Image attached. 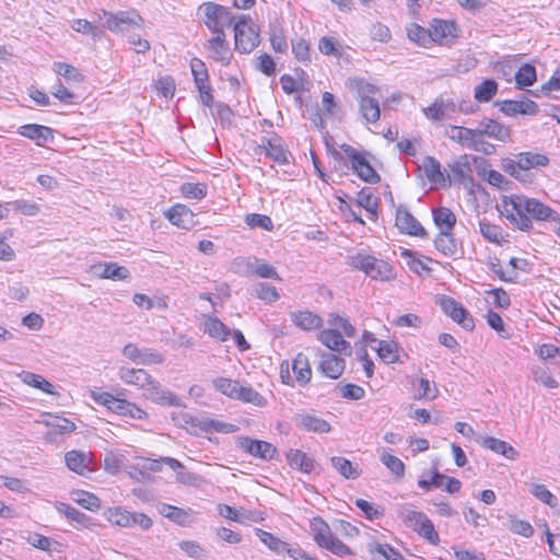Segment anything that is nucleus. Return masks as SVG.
<instances>
[{"label": "nucleus", "instance_id": "nucleus-1", "mask_svg": "<svg viewBox=\"0 0 560 560\" xmlns=\"http://www.w3.org/2000/svg\"><path fill=\"white\" fill-rule=\"evenodd\" d=\"M500 213L516 229L529 231L532 219L536 221H556L558 212L536 198L513 194L504 196L498 206Z\"/></svg>", "mask_w": 560, "mask_h": 560}, {"label": "nucleus", "instance_id": "nucleus-2", "mask_svg": "<svg viewBox=\"0 0 560 560\" xmlns=\"http://www.w3.org/2000/svg\"><path fill=\"white\" fill-rule=\"evenodd\" d=\"M347 264L378 281H392L396 277L395 268L386 260L380 259L365 250H360L347 257Z\"/></svg>", "mask_w": 560, "mask_h": 560}, {"label": "nucleus", "instance_id": "nucleus-3", "mask_svg": "<svg viewBox=\"0 0 560 560\" xmlns=\"http://www.w3.org/2000/svg\"><path fill=\"white\" fill-rule=\"evenodd\" d=\"M90 397L96 404L106 407L108 410L115 412L118 416L137 420H145L149 417L148 412L137 406L135 402H131L127 399L117 398L107 392L92 389L90 392Z\"/></svg>", "mask_w": 560, "mask_h": 560}, {"label": "nucleus", "instance_id": "nucleus-4", "mask_svg": "<svg viewBox=\"0 0 560 560\" xmlns=\"http://www.w3.org/2000/svg\"><path fill=\"white\" fill-rule=\"evenodd\" d=\"M310 528L313 539L318 547L338 557L352 553L351 549L332 534L329 525L320 516H315L310 521Z\"/></svg>", "mask_w": 560, "mask_h": 560}, {"label": "nucleus", "instance_id": "nucleus-5", "mask_svg": "<svg viewBox=\"0 0 560 560\" xmlns=\"http://www.w3.org/2000/svg\"><path fill=\"white\" fill-rule=\"evenodd\" d=\"M399 516L408 528H411L430 544L438 545L440 542L439 534L432 521L423 512L405 508L401 510Z\"/></svg>", "mask_w": 560, "mask_h": 560}, {"label": "nucleus", "instance_id": "nucleus-6", "mask_svg": "<svg viewBox=\"0 0 560 560\" xmlns=\"http://www.w3.org/2000/svg\"><path fill=\"white\" fill-rule=\"evenodd\" d=\"M235 48L242 54L252 52L260 43L259 28L247 15H241L234 25Z\"/></svg>", "mask_w": 560, "mask_h": 560}, {"label": "nucleus", "instance_id": "nucleus-7", "mask_svg": "<svg viewBox=\"0 0 560 560\" xmlns=\"http://www.w3.org/2000/svg\"><path fill=\"white\" fill-rule=\"evenodd\" d=\"M198 12L203 15V23L213 35L225 33V27H229L233 20L226 8L213 2H203L199 5Z\"/></svg>", "mask_w": 560, "mask_h": 560}, {"label": "nucleus", "instance_id": "nucleus-8", "mask_svg": "<svg viewBox=\"0 0 560 560\" xmlns=\"http://www.w3.org/2000/svg\"><path fill=\"white\" fill-rule=\"evenodd\" d=\"M360 97V113L366 122H376L381 117L380 102L374 97L378 89L362 80L355 81Z\"/></svg>", "mask_w": 560, "mask_h": 560}, {"label": "nucleus", "instance_id": "nucleus-9", "mask_svg": "<svg viewBox=\"0 0 560 560\" xmlns=\"http://www.w3.org/2000/svg\"><path fill=\"white\" fill-rule=\"evenodd\" d=\"M100 20H105L103 26L114 33H124L131 28H141L142 18L135 11H119L112 13L102 10L97 13Z\"/></svg>", "mask_w": 560, "mask_h": 560}, {"label": "nucleus", "instance_id": "nucleus-10", "mask_svg": "<svg viewBox=\"0 0 560 560\" xmlns=\"http://www.w3.org/2000/svg\"><path fill=\"white\" fill-rule=\"evenodd\" d=\"M341 150L350 160L351 168L362 180L370 184H375L380 180V175L362 153L349 144H342Z\"/></svg>", "mask_w": 560, "mask_h": 560}, {"label": "nucleus", "instance_id": "nucleus-11", "mask_svg": "<svg viewBox=\"0 0 560 560\" xmlns=\"http://www.w3.org/2000/svg\"><path fill=\"white\" fill-rule=\"evenodd\" d=\"M438 304L444 314L450 316L455 323L464 329L470 331L475 328V322L469 312L454 299L442 295L438 300Z\"/></svg>", "mask_w": 560, "mask_h": 560}, {"label": "nucleus", "instance_id": "nucleus-12", "mask_svg": "<svg viewBox=\"0 0 560 560\" xmlns=\"http://www.w3.org/2000/svg\"><path fill=\"white\" fill-rule=\"evenodd\" d=\"M235 443L246 454L264 460L272 459L277 453V448L271 443L249 436H237Z\"/></svg>", "mask_w": 560, "mask_h": 560}, {"label": "nucleus", "instance_id": "nucleus-13", "mask_svg": "<svg viewBox=\"0 0 560 560\" xmlns=\"http://www.w3.org/2000/svg\"><path fill=\"white\" fill-rule=\"evenodd\" d=\"M422 113L431 121L453 119L457 115V103L450 97L440 95L432 104L422 108Z\"/></svg>", "mask_w": 560, "mask_h": 560}, {"label": "nucleus", "instance_id": "nucleus-14", "mask_svg": "<svg viewBox=\"0 0 560 560\" xmlns=\"http://www.w3.org/2000/svg\"><path fill=\"white\" fill-rule=\"evenodd\" d=\"M431 44L450 46L458 37L457 25L454 21L433 19L430 23Z\"/></svg>", "mask_w": 560, "mask_h": 560}, {"label": "nucleus", "instance_id": "nucleus-15", "mask_svg": "<svg viewBox=\"0 0 560 560\" xmlns=\"http://www.w3.org/2000/svg\"><path fill=\"white\" fill-rule=\"evenodd\" d=\"M143 397L162 406H182V399L173 392L163 387L160 382L151 377L148 385L143 389Z\"/></svg>", "mask_w": 560, "mask_h": 560}, {"label": "nucleus", "instance_id": "nucleus-16", "mask_svg": "<svg viewBox=\"0 0 560 560\" xmlns=\"http://www.w3.org/2000/svg\"><path fill=\"white\" fill-rule=\"evenodd\" d=\"M122 354L141 365H159L164 362V355L150 348H139L135 343H127L122 349Z\"/></svg>", "mask_w": 560, "mask_h": 560}, {"label": "nucleus", "instance_id": "nucleus-17", "mask_svg": "<svg viewBox=\"0 0 560 560\" xmlns=\"http://www.w3.org/2000/svg\"><path fill=\"white\" fill-rule=\"evenodd\" d=\"M395 224L400 233L412 236H424L425 230L421 223L404 206L396 209Z\"/></svg>", "mask_w": 560, "mask_h": 560}, {"label": "nucleus", "instance_id": "nucleus-18", "mask_svg": "<svg viewBox=\"0 0 560 560\" xmlns=\"http://www.w3.org/2000/svg\"><path fill=\"white\" fill-rule=\"evenodd\" d=\"M206 48L213 60L220 62L222 66L230 65L233 54L229 43L226 42L225 33H221V35H213L208 39Z\"/></svg>", "mask_w": 560, "mask_h": 560}, {"label": "nucleus", "instance_id": "nucleus-19", "mask_svg": "<svg viewBox=\"0 0 560 560\" xmlns=\"http://www.w3.org/2000/svg\"><path fill=\"white\" fill-rule=\"evenodd\" d=\"M159 512L179 526H188L197 521L198 512L188 508L183 509L166 503L159 505Z\"/></svg>", "mask_w": 560, "mask_h": 560}, {"label": "nucleus", "instance_id": "nucleus-20", "mask_svg": "<svg viewBox=\"0 0 560 560\" xmlns=\"http://www.w3.org/2000/svg\"><path fill=\"white\" fill-rule=\"evenodd\" d=\"M165 218L179 229L189 230L195 225V213L183 203H176L164 212Z\"/></svg>", "mask_w": 560, "mask_h": 560}, {"label": "nucleus", "instance_id": "nucleus-21", "mask_svg": "<svg viewBox=\"0 0 560 560\" xmlns=\"http://www.w3.org/2000/svg\"><path fill=\"white\" fill-rule=\"evenodd\" d=\"M19 135L33 140L37 145L45 147L54 141V130L47 126L26 124L19 128Z\"/></svg>", "mask_w": 560, "mask_h": 560}, {"label": "nucleus", "instance_id": "nucleus-22", "mask_svg": "<svg viewBox=\"0 0 560 560\" xmlns=\"http://www.w3.org/2000/svg\"><path fill=\"white\" fill-rule=\"evenodd\" d=\"M420 167L433 187H444L447 185V177L442 171L441 163L435 158L425 156Z\"/></svg>", "mask_w": 560, "mask_h": 560}, {"label": "nucleus", "instance_id": "nucleus-23", "mask_svg": "<svg viewBox=\"0 0 560 560\" xmlns=\"http://www.w3.org/2000/svg\"><path fill=\"white\" fill-rule=\"evenodd\" d=\"M91 270L95 276L102 279L121 281L127 280L130 277L129 270L126 267L119 266L116 262H103L93 265L91 267Z\"/></svg>", "mask_w": 560, "mask_h": 560}, {"label": "nucleus", "instance_id": "nucleus-24", "mask_svg": "<svg viewBox=\"0 0 560 560\" xmlns=\"http://www.w3.org/2000/svg\"><path fill=\"white\" fill-rule=\"evenodd\" d=\"M291 322L302 330H315L319 329L324 320L323 318L308 310H298L290 313Z\"/></svg>", "mask_w": 560, "mask_h": 560}, {"label": "nucleus", "instance_id": "nucleus-25", "mask_svg": "<svg viewBox=\"0 0 560 560\" xmlns=\"http://www.w3.org/2000/svg\"><path fill=\"white\" fill-rule=\"evenodd\" d=\"M513 162L518 168L532 171L548 166L549 158L542 153L525 151L516 154Z\"/></svg>", "mask_w": 560, "mask_h": 560}, {"label": "nucleus", "instance_id": "nucleus-26", "mask_svg": "<svg viewBox=\"0 0 560 560\" xmlns=\"http://www.w3.org/2000/svg\"><path fill=\"white\" fill-rule=\"evenodd\" d=\"M477 127L483 137H489L500 142H508L511 138L510 128L493 119H483Z\"/></svg>", "mask_w": 560, "mask_h": 560}, {"label": "nucleus", "instance_id": "nucleus-27", "mask_svg": "<svg viewBox=\"0 0 560 560\" xmlns=\"http://www.w3.org/2000/svg\"><path fill=\"white\" fill-rule=\"evenodd\" d=\"M65 459L67 467L79 475H85L92 471L91 453L73 450L66 453Z\"/></svg>", "mask_w": 560, "mask_h": 560}, {"label": "nucleus", "instance_id": "nucleus-28", "mask_svg": "<svg viewBox=\"0 0 560 560\" xmlns=\"http://www.w3.org/2000/svg\"><path fill=\"white\" fill-rule=\"evenodd\" d=\"M478 442L483 448L500 454L506 457L508 459L515 460L516 458H518L520 453L505 441L499 440L493 436H481L478 440Z\"/></svg>", "mask_w": 560, "mask_h": 560}, {"label": "nucleus", "instance_id": "nucleus-29", "mask_svg": "<svg viewBox=\"0 0 560 560\" xmlns=\"http://www.w3.org/2000/svg\"><path fill=\"white\" fill-rule=\"evenodd\" d=\"M345 360L332 353H322L319 361L320 372L332 380H337L345 370Z\"/></svg>", "mask_w": 560, "mask_h": 560}, {"label": "nucleus", "instance_id": "nucleus-30", "mask_svg": "<svg viewBox=\"0 0 560 560\" xmlns=\"http://www.w3.org/2000/svg\"><path fill=\"white\" fill-rule=\"evenodd\" d=\"M255 152L256 154L265 153L266 156L279 164L288 163V151L283 148L281 140L278 138L269 139L267 143L262 142L261 145L257 147Z\"/></svg>", "mask_w": 560, "mask_h": 560}, {"label": "nucleus", "instance_id": "nucleus-31", "mask_svg": "<svg viewBox=\"0 0 560 560\" xmlns=\"http://www.w3.org/2000/svg\"><path fill=\"white\" fill-rule=\"evenodd\" d=\"M471 165V156L466 154L462 155L457 161H455L451 166L455 182L464 186L472 185L474 179Z\"/></svg>", "mask_w": 560, "mask_h": 560}, {"label": "nucleus", "instance_id": "nucleus-32", "mask_svg": "<svg viewBox=\"0 0 560 560\" xmlns=\"http://www.w3.org/2000/svg\"><path fill=\"white\" fill-rule=\"evenodd\" d=\"M119 378L127 385H133L138 388L144 389L150 378L152 377L143 369H133L122 366L118 371Z\"/></svg>", "mask_w": 560, "mask_h": 560}, {"label": "nucleus", "instance_id": "nucleus-33", "mask_svg": "<svg viewBox=\"0 0 560 560\" xmlns=\"http://www.w3.org/2000/svg\"><path fill=\"white\" fill-rule=\"evenodd\" d=\"M317 338L324 346L338 353L346 351L350 347V343L345 340L341 332L334 328L322 330Z\"/></svg>", "mask_w": 560, "mask_h": 560}, {"label": "nucleus", "instance_id": "nucleus-34", "mask_svg": "<svg viewBox=\"0 0 560 560\" xmlns=\"http://www.w3.org/2000/svg\"><path fill=\"white\" fill-rule=\"evenodd\" d=\"M501 112L508 116L515 114L536 115L538 105L530 100L505 101L501 106Z\"/></svg>", "mask_w": 560, "mask_h": 560}, {"label": "nucleus", "instance_id": "nucleus-35", "mask_svg": "<svg viewBox=\"0 0 560 560\" xmlns=\"http://www.w3.org/2000/svg\"><path fill=\"white\" fill-rule=\"evenodd\" d=\"M501 168L511 177L523 185H532L535 183V175L530 171L518 168L514 165L513 159L504 158L501 160Z\"/></svg>", "mask_w": 560, "mask_h": 560}, {"label": "nucleus", "instance_id": "nucleus-36", "mask_svg": "<svg viewBox=\"0 0 560 560\" xmlns=\"http://www.w3.org/2000/svg\"><path fill=\"white\" fill-rule=\"evenodd\" d=\"M331 466L338 471L340 476L346 479L354 480L362 474L359 465L353 464L349 459L341 456H334L330 458Z\"/></svg>", "mask_w": 560, "mask_h": 560}, {"label": "nucleus", "instance_id": "nucleus-37", "mask_svg": "<svg viewBox=\"0 0 560 560\" xmlns=\"http://www.w3.org/2000/svg\"><path fill=\"white\" fill-rule=\"evenodd\" d=\"M203 331L211 338L220 341H226L231 336V330L220 319L212 316H207L203 320Z\"/></svg>", "mask_w": 560, "mask_h": 560}, {"label": "nucleus", "instance_id": "nucleus-38", "mask_svg": "<svg viewBox=\"0 0 560 560\" xmlns=\"http://www.w3.org/2000/svg\"><path fill=\"white\" fill-rule=\"evenodd\" d=\"M287 459L292 468L302 472L310 474L314 469L315 460L300 450H290Z\"/></svg>", "mask_w": 560, "mask_h": 560}, {"label": "nucleus", "instance_id": "nucleus-39", "mask_svg": "<svg viewBox=\"0 0 560 560\" xmlns=\"http://www.w3.org/2000/svg\"><path fill=\"white\" fill-rule=\"evenodd\" d=\"M292 370L296 382L306 385L312 377V370L306 354L298 353L292 363Z\"/></svg>", "mask_w": 560, "mask_h": 560}, {"label": "nucleus", "instance_id": "nucleus-40", "mask_svg": "<svg viewBox=\"0 0 560 560\" xmlns=\"http://www.w3.org/2000/svg\"><path fill=\"white\" fill-rule=\"evenodd\" d=\"M434 224L440 232L453 231L456 224V215L446 207H439L432 210Z\"/></svg>", "mask_w": 560, "mask_h": 560}, {"label": "nucleus", "instance_id": "nucleus-41", "mask_svg": "<svg viewBox=\"0 0 560 560\" xmlns=\"http://www.w3.org/2000/svg\"><path fill=\"white\" fill-rule=\"evenodd\" d=\"M298 425L305 431L315 433H327L331 429L330 424L326 420L314 415L300 416L298 419Z\"/></svg>", "mask_w": 560, "mask_h": 560}, {"label": "nucleus", "instance_id": "nucleus-42", "mask_svg": "<svg viewBox=\"0 0 560 560\" xmlns=\"http://www.w3.org/2000/svg\"><path fill=\"white\" fill-rule=\"evenodd\" d=\"M20 377L24 384L31 387L37 388L49 395H57L55 386L39 374L24 371L20 374Z\"/></svg>", "mask_w": 560, "mask_h": 560}, {"label": "nucleus", "instance_id": "nucleus-43", "mask_svg": "<svg viewBox=\"0 0 560 560\" xmlns=\"http://www.w3.org/2000/svg\"><path fill=\"white\" fill-rule=\"evenodd\" d=\"M401 257L406 260L407 266L418 275L431 271L429 262H431L432 260L428 257H419L416 253H413L410 249H404L401 252Z\"/></svg>", "mask_w": 560, "mask_h": 560}, {"label": "nucleus", "instance_id": "nucleus-44", "mask_svg": "<svg viewBox=\"0 0 560 560\" xmlns=\"http://www.w3.org/2000/svg\"><path fill=\"white\" fill-rule=\"evenodd\" d=\"M357 202L359 208L366 210L371 220L377 218L378 199L372 195L369 188H363L358 192Z\"/></svg>", "mask_w": 560, "mask_h": 560}, {"label": "nucleus", "instance_id": "nucleus-45", "mask_svg": "<svg viewBox=\"0 0 560 560\" xmlns=\"http://www.w3.org/2000/svg\"><path fill=\"white\" fill-rule=\"evenodd\" d=\"M44 423L58 434H69L75 430L71 420L56 415H46Z\"/></svg>", "mask_w": 560, "mask_h": 560}, {"label": "nucleus", "instance_id": "nucleus-46", "mask_svg": "<svg viewBox=\"0 0 560 560\" xmlns=\"http://www.w3.org/2000/svg\"><path fill=\"white\" fill-rule=\"evenodd\" d=\"M434 246L445 256H453L457 252V245L452 231L440 232L434 240Z\"/></svg>", "mask_w": 560, "mask_h": 560}, {"label": "nucleus", "instance_id": "nucleus-47", "mask_svg": "<svg viewBox=\"0 0 560 560\" xmlns=\"http://www.w3.org/2000/svg\"><path fill=\"white\" fill-rule=\"evenodd\" d=\"M380 460L396 478L402 479L405 477L406 467L400 458L383 450L380 454Z\"/></svg>", "mask_w": 560, "mask_h": 560}, {"label": "nucleus", "instance_id": "nucleus-48", "mask_svg": "<svg viewBox=\"0 0 560 560\" xmlns=\"http://www.w3.org/2000/svg\"><path fill=\"white\" fill-rule=\"evenodd\" d=\"M104 516L113 525L119 527H130L131 512L120 506L108 508L104 512Z\"/></svg>", "mask_w": 560, "mask_h": 560}, {"label": "nucleus", "instance_id": "nucleus-49", "mask_svg": "<svg viewBox=\"0 0 560 560\" xmlns=\"http://www.w3.org/2000/svg\"><path fill=\"white\" fill-rule=\"evenodd\" d=\"M498 92V83L492 79L482 81L475 88L474 97L479 103L490 102Z\"/></svg>", "mask_w": 560, "mask_h": 560}, {"label": "nucleus", "instance_id": "nucleus-50", "mask_svg": "<svg viewBox=\"0 0 560 560\" xmlns=\"http://www.w3.org/2000/svg\"><path fill=\"white\" fill-rule=\"evenodd\" d=\"M180 194L186 199L202 200L208 194V186L205 183H183L179 187Z\"/></svg>", "mask_w": 560, "mask_h": 560}, {"label": "nucleus", "instance_id": "nucleus-51", "mask_svg": "<svg viewBox=\"0 0 560 560\" xmlns=\"http://www.w3.org/2000/svg\"><path fill=\"white\" fill-rule=\"evenodd\" d=\"M479 231L483 238L490 243L500 245L504 241L501 226L492 224L487 220L479 221Z\"/></svg>", "mask_w": 560, "mask_h": 560}, {"label": "nucleus", "instance_id": "nucleus-52", "mask_svg": "<svg viewBox=\"0 0 560 560\" xmlns=\"http://www.w3.org/2000/svg\"><path fill=\"white\" fill-rule=\"evenodd\" d=\"M530 375L534 382L547 387L557 388L559 383L550 374L549 370L545 365H533L530 369Z\"/></svg>", "mask_w": 560, "mask_h": 560}, {"label": "nucleus", "instance_id": "nucleus-53", "mask_svg": "<svg viewBox=\"0 0 560 560\" xmlns=\"http://www.w3.org/2000/svg\"><path fill=\"white\" fill-rule=\"evenodd\" d=\"M235 399L246 404H252L256 407H265L267 405V399L264 396H261L257 390H255L252 386L240 385Z\"/></svg>", "mask_w": 560, "mask_h": 560}, {"label": "nucleus", "instance_id": "nucleus-54", "mask_svg": "<svg viewBox=\"0 0 560 560\" xmlns=\"http://www.w3.org/2000/svg\"><path fill=\"white\" fill-rule=\"evenodd\" d=\"M184 420L189 425V431L192 434L199 435L201 433L210 434L209 429V415L202 413L198 416L185 415Z\"/></svg>", "mask_w": 560, "mask_h": 560}, {"label": "nucleus", "instance_id": "nucleus-55", "mask_svg": "<svg viewBox=\"0 0 560 560\" xmlns=\"http://www.w3.org/2000/svg\"><path fill=\"white\" fill-rule=\"evenodd\" d=\"M71 499L82 508L96 511L101 508V500L91 492L84 490H75L71 493Z\"/></svg>", "mask_w": 560, "mask_h": 560}, {"label": "nucleus", "instance_id": "nucleus-56", "mask_svg": "<svg viewBox=\"0 0 560 560\" xmlns=\"http://www.w3.org/2000/svg\"><path fill=\"white\" fill-rule=\"evenodd\" d=\"M212 384L215 390H218L222 395L231 399L236 398L240 388V383L237 381L228 377H217L212 381Z\"/></svg>", "mask_w": 560, "mask_h": 560}, {"label": "nucleus", "instance_id": "nucleus-57", "mask_svg": "<svg viewBox=\"0 0 560 560\" xmlns=\"http://www.w3.org/2000/svg\"><path fill=\"white\" fill-rule=\"evenodd\" d=\"M407 34L410 40L420 46L429 47L431 45L430 27L427 30L419 24L412 23L407 27Z\"/></svg>", "mask_w": 560, "mask_h": 560}, {"label": "nucleus", "instance_id": "nucleus-58", "mask_svg": "<svg viewBox=\"0 0 560 560\" xmlns=\"http://www.w3.org/2000/svg\"><path fill=\"white\" fill-rule=\"evenodd\" d=\"M376 351L385 363L398 361V346L394 341L380 340Z\"/></svg>", "mask_w": 560, "mask_h": 560}, {"label": "nucleus", "instance_id": "nucleus-59", "mask_svg": "<svg viewBox=\"0 0 560 560\" xmlns=\"http://www.w3.org/2000/svg\"><path fill=\"white\" fill-rule=\"evenodd\" d=\"M537 79L536 69L532 65L522 66L515 74L516 85L520 89L532 86Z\"/></svg>", "mask_w": 560, "mask_h": 560}, {"label": "nucleus", "instance_id": "nucleus-60", "mask_svg": "<svg viewBox=\"0 0 560 560\" xmlns=\"http://www.w3.org/2000/svg\"><path fill=\"white\" fill-rule=\"evenodd\" d=\"M255 532L260 541L264 545H266L270 550L281 553L284 552V550L287 549L288 544L280 540L271 533L262 530L260 528H256Z\"/></svg>", "mask_w": 560, "mask_h": 560}, {"label": "nucleus", "instance_id": "nucleus-61", "mask_svg": "<svg viewBox=\"0 0 560 560\" xmlns=\"http://www.w3.org/2000/svg\"><path fill=\"white\" fill-rule=\"evenodd\" d=\"M52 69L59 77L65 78L69 83H79L83 79L77 68L65 62H55Z\"/></svg>", "mask_w": 560, "mask_h": 560}, {"label": "nucleus", "instance_id": "nucleus-62", "mask_svg": "<svg viewBox=\"0 0 560 560\" xmlns=\"http://www.w3.org/2000/svg\"><path fill=\"white\" fill-rule=\"evenodd\" d=\"M154 89L159 95L168 100L175 94L176 83L171 75H160L154 82Z\"/></svg>", "mask_w": 560, "mask_h": 560}, {"label": "nucleus", "instance_id": "nucleus-63", "mask_svg": "<svg viewBox=\"0 0 560 560\" xmlns=\"http://www.w3.org/2000/svg\"><path fill=\"white\" fill-rule=\"evenodd\" d=\"M71 27L78 33L90 35L94 40L100 39L103 36V31L98 26L93 25L84 19L73 20Z\"/></svg>", "mask_w": 560, "mask_h": 560}, {"label": "nucleus", "instance_id": "nucleus-64", "mask_svg": "<svg viewBox=\"0 0 560 560\" xmlns=\"http://www.w3.org/2000/svg\"><path fill=\"white\" fill-rule=\"evenodd\" d=\"M487 266L488 269L494 275H497L501 281L515 282L517 279V272L514 271L513 269L503 268L502 265L500 264V260L497 258L490 260L487 264Z\"/></svg>", "mask_w": 560, "mask_h": 560}]
</instances>
